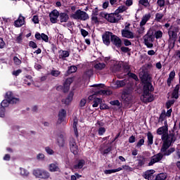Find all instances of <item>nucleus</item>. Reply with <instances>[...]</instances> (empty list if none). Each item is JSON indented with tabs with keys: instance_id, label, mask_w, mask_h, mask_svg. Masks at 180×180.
I'll return each mask as SVG.
<instances>
[{
	"instance_id": "f257e3e1",
	"label": "nucleus",
	"mask_w": 180,
	"mask_h": 180,
	"mask_svg": "<svg viewBox=\"0 0 180 180\" xmlns=\"http://www.w3.org/2000/svg\"><path fill=\"white\" fill-rule=\"evenodd\" d=\"M157 134H158V136H162L161 139L163 141V144L160 151L163 154L159 153L153 155L150 159V162L148 163L149 167L154 165L155 162H160V161L162 160L164 155H171V154L175 151V148H169V147H171V144L176 141V136L174 133L168 134V124H167V121L165 122V126L157 129Z\"/></svg>"
},
{
	"instance_id": "f03ea898",
	"label": "nucleus",
	"mask_w": 180,
	"mask_h": 180,
	"mask_svg": "<svg viewBox=\"0 0 180 180\" xmlns=\"http://www.w3.org/2000/svg\"><path fill=\"white\" fill-rule=\"evenodd\" d=\"M6 99L1 103L0 117H5V108L9 106V103L15 104L19 103V98L13 97L12 91H8L6 94Z\"/></svg>"
},
{
	"instance_id": "7ed1b4c3",
	"label": "nucleus",
	"mask_w": 180,
	"mask_h": 180,
	"mask_svg": "<svg viewBox=\"0 0 180 180\" xmlns=\"http://www.w3.org/2000/svg\"><path fill=\"white\" fill-rule=\"evenodd\" d=\"M154 91V87L150 83L147 84L143 87V94L141 96V101L143 102V103H148L149 102H153L154 101V96L150 94Z\"/></svg>"
},
{
	"instance_id": "20e7f679",
	"label": "nucleus",
	"mask_w": 180,
	"mask_h": 180,
	"mask_svg": "<svg viewBox=\"0 0 180 180\" xmlns=\"http://www.w3.org/2000/svg\"><path fill=\"white\" fill-rule=\"evenodd\" d=\"M70 18L76 20H86L89 18L88 13L84 11L77 10L74 13L70 15Z\"/></svg>"
},
{
	"instance_id": "39448f33",
	"label": "nucleus",
	"mask_w": 180,
	"mask_h": 180,
	"mask_svg": "<svg viewBox=\"0 0 180 180\" xmlns=\"http://www.w3.org/2000/svg\"><path fill=\"white\" fill-rule=\"evenodd\" d=\"M168 34H169V39H168L169 47H170L171 49H173V47L175 46V40H176V36H177L176 30L171 27L169 29Z\"/></svg>"
},
{
	"instance_id": "423d86ee",
	"label": "nucleus",
	"mask_w": 180,
	"mask_h": 180,
	"mask_svg": "<svg viewBox=\"0 0 180 180\" xmlns=\"http://www.w3.org/2000/svg\"><path fill=\"white\" fill-rule=\"evenodd\" d=\"M143 40L144 44L148 49H153V47H154V44H153V41H154V36L148 33L143 37Z\"/></svg>"
},
{
	"instance_id": "0eeeda50",
	"label": "nucleus",
	"mask_w": 180,
	"mask_h": 180,
	"mask_svg": "<svg viewBox=\"0 0 180 180\" xmlns=\"http://www.w3.org/2000/svg\"><path fill=\"white\" fill-rule=\"evenodd\" d=\"M122 15L116 11L113 13L108 14V21L110 23H117L119 20H121Z\"/></svg>"
},
{
	"instance_id": "6e6552de",
	"label": "nucleus",
	"mask_w": 180,
	"mask_h": 180,
	"mask_svg": "<svg viewBox=\"0 0 180 180\" xmlns=\"http://www.w3.org/2000/svg\"><path fill=\"white\" fill-rule=\"evenodd\" d=\"M69 146L70 148V151L75 155H77L78 154V146H77V142H75V139L74 138L71 137L69 139Z\"/></svg>"
},
{
	"instance_id": "1a4fd4ad",
	"label": "nucleus",
	"mask_w": 180,
	"mask_h": 180,
	"mask_svg": "<svg viewBox=\"0 0 180 180\" xmlns=\"http://www.w3.org/2000/svg\"><path fill=\"white\" fill-rule=\"evenodd\" d=\"M112 36H113V33L111 32H105L102 35L103 43H104L105 46H109L110 44Z\"/></svg>"
},
{
	"instance_id": "9d476101",
	"label": "nucleus",
	"mask_w": 180,
	"mask_h": 180,
	"mask_svg": "<svg viewBox=\"0 0 180 180\" xmlns=\"http://www.w3.org/2000/svg\"><path fill=\"white\" fill-rule=\"evenodd\" d=\"M122 98L124 102H127V103H129V102H131V101L133 99V96L131 95V90L124 91L122 95Z\"/></svg>"
},
{
	"instance_id": "9b49d317",
	"label": "nucleus",
	"mask_w": 180,
	"mask_h": 180,
	"mask_svg": "<svg viewBox=\"0 0 180 180\" xmlns=\"http://www.w3.org/2000/svg\"><path fill=\"white\" fill-rule=\"evenodd\" d=\"M60 13L57 10H53L49 13V18L51 23H57V19H58V16Z\"/></svg>"
},
{
	"instance_id": "f8f14e48",
	"label": "nucleus",
	"mask_w": 180,
	"mask_h": 180,
	"mask_svg": "<svg viewBox=\"0 0 180 180\" xmlns=\"http://www.w3.org/2000/svg\"><path fill=\"white\" fill-rule=\"evenodd\" d=\"M111 43L116 47H122V39L117 37V35H115L112 34L111 37Z\"/></svg>"
},
{
	"instance_id": "ddd939ff",
	"label": "nucleus",
	"mask_w": 180,
	"mask_h": 180,
	"mask_svg": "<svg viewBox=\"0 0 180 180\" xmlns=\"http://www.w3.org/2000/svg\"><path fill=\"white\" fill-rule=\"evenodd\" d=\"M121 32L122 37H125L126 39H134V34L129 30H122Z\"/></svg>"
},
{
	"instance_id": "4468645a",
	"label": "nucleus",
	"mask_w": 180,
	"mask_h": 180,
	"mask_svg": "<svg viewBox=\"0 0 180 180\" xmlns=\"http://www.w3.org/2000/svg\"><path fill=\"white\" fill-rule=\"evenodd\" d=\"M72 82H74V77H68L63 82L65 91H68V92L70 91V86Z\"/></svg>"
},
{
	"instance_id": "2eb2a0df",
	"label": "nucleus",
	"mask_w": 180,
	"mask_h": 180,
	"mask_svg": "<svg viewBox=\"0 0 180 180\" xmlns=\"http://www.w3.org/2000/svg\"><path fill=\"white\" fill-rule=\"evenodd\" d=\"M59 20L60 23H67L70 20V16L66 13H59Z\"/></svg>"
},
{
	"instance_id": "dca6fc26",
	"label": "nucleus",
	"mask_w": 180,
	"mask_h": 180,
	"mask_svg": "<svg viewBox=\"0 0 180 180\" xmlns=\"http://www.w3.org/2000/svg\"><path fill=\"white\" fill-rule=\"evenodd\" d=\"M14 23L15 27H21V26L25 25V17H23L22 14H20L18 19L15 20Z\"/></svg>"
},
{
	"instance_id": "f3484780",
	"label": "nucleus",
	"mask_w": 180,
	"mask_h": 180,
	"mask_svg": "<svg viewBox=\"0 0 180 180\" xmlns=\"http://www.w3.org/2000/svg\"><path fill=\"white\" fill-rule=\"evenodd\" d=\"M74 98V92L70 91L68 96V97L65 99H63L62 102L63 103H65V105H70L71 102H72V99Z\"/></svg>"
},
{
	"instance_id": "a211bd4d",
	"label": "nucleus",
	"mask_w": 180,
	"mask_h": 180,
	"mask_svg": "<svg viewBox=\"0 0 180 180\" xmlns=\"http://www.w3.org/2000/svg\"><path fill=\"white\" fill-rule=\"evenodd\" d=\"M50 172H60V167L58 163H51L49 165Z\"/></svg>"
},
{
	"instance_id": "6ab92c4d",
	"label": "nucleus",
	"mask_w": 180,
	"mask_h": 180,
	"mask_svg": "<svg viewBox=\"0 0 180 180\" xmlns=\"http://www.w3.org/2000/svg\"><path fill=\"white\" fill-rule=\"evenodd\" d=\"M154 174H155V170L150 169L145 172V174H143V177L145 179L151 180V177L154 176Z\"/></svg>"
},
{
	"instance_id": "aec40b11",
	"label": "nucleus",
	"mask_w": 180,
	"mask_h": 180,
	"mask_svg": "<svg viewBox=\"0 0 180 180\" xmlns=\"http://www.w3.org/2000/svg\"><path fill=\"white\" fill-rule=\"evenodd\" d=\"M65 115H66L65 110L62 109L59 111L58 120V123L63 122V121L64 120V117H65Z\"/></svg>"
},
{
	"instance_id": "412c9836",
	"label": "nucleus",
	"mask_w": 180,
	"mask_h": 180,
	"mask_svg": "<svg viewBox=\"0 0 180 180\" xmlns=\"http://www.w3.org/2000/svg\"><path fill=\"white\" fill-rule=\"evenodd\" d=\"M150 18H151L150 14H146L141 19L140 22V26H144L148 20H150Z\"/></svg>"
},
{
	"instance_id": "4be33fe9",
	"label": "nucleus",
	"mask_w": 180,
	"mask_h": 180,
	"mask_svg": "<svg viewBox=\"0 0 180 180\" xmlns=\"http://www.w3.org/2000/svg\"><path fill=\"white\" fill-rule=\"evenodd\" d=\"M105 67L106 65L105 63H98L94 65V68L95 70H97V71H102Z\"/></svg>"
},
{
	"instance_id": "5701e85b",
	"label": "nucleus",
	"mask_w": 180,
	"mask_h": 180,
	"mask_svg": "<svg viewBox=\"0 0 180 180\" xmlns=\"http://www.w3.org/2000/svg\"><path fill=\"white\" fill-rule=\"evenodd\" d=\"M172 98L178 99L179 98V85H176L172 92Z\"/></svg>"
},
{
	"instance_id": "b1692460",
	"label": "nucleus",
	"mask_w": 180,
	"mask_h": 180,
	"mask_svg": "<svg viewBox=\"0 0 180 180\" xmlns=\"http://www.w3.org/2000/svg\"><path fill=\"white\" fill-rule=\"evenodd\" d=\"M78 124V118L77 117H75L73 119V129L75 131V135L76 137H78V129H77V126Z\"/></svg>"
},
{
	"instance_id": "393cba45",
	"label": "nucleus",
	"mask_w": 180,
	"mask_h": 180,
	"mask_svg": "<svg viewBox=\"0 0 180 180\" xmlns=\"http://www.w3.org/2000/svg\"><path fill=\"white\" fill-rule=\"evenodd\" d=\"M85 165V160H80L77 164L74 166L75 169H81Z\"/></svg>"
},
{
	"instance_id": "a878e982",
	"label": "nucleus",
	"mask_w": 180,
	"mask_h": 180,
	"mask_svg": "<svg viewBox=\"0 0 180 180\" xmlns=\"http://www.w3.org/2000/svg\"><path fill=\"white\" fill-rule=\"evenodd\" d=\"M116 88H122L126 85V80H117L115 83Z\"/></svg>"
},
{
	"instance_id": "bb28decb",
	"label": "nucleus",
	"mask_w": 180,
	"mask_h": 180,
	"mask_svg": "<svg viewBox=\"0 0 180 180\" xmlns=\"http://www.w3.org/2000/svg\"><path fill=\"white\" fill-rule=\"evenodd\" d=\"M58 144L59 147H64V136L60 134L57 139Z\"/></svg>"
},
{
	"instance_id": "cd10ccee",
	"label": "nucleus",
	"mask_w": 180,
	"mask_h": 180,
	"mask_svg": "<svg viewBox=\"0 0 180 180\" xmlns=\"http://www.w3.org/2000/svg\"><path fill=\"white\" fill-rule=\"evenodd\" d=\"M119 171H122V167H119V168L115 169H105L104 171V174L108 175L109 174H113L115 172H119Z\"/></svg>"
},
{
	"instance_id": "c85d7f7f",
	"label": "nucleus",
	"mask_w": 180,
	"mask_h": 180,
	"mask_svg": "<svg viewBox=\"0 0 180 180\" xmlns=\"http://www.w3.org/2000/svg\"><path fill=\"white\" fill-rule=\"evenodd\" d=\"M70 57V52L68 51H62L59 55V58H67Z\"/></svg>"
},
{
	"instance_id": "c756f323",
	"label": "nucleus",
	"mask_w": 180,
	"mask_h": 180,
	"mask_svg": "<svg viewBox=\"0 0 180 180\" xmlns=\"http://www.w3.org/2000/svg\"><path fill=\"white\" fill-rule=\"evenodd\" d=\"M144 30H146L144 26L140 25L139 28L136 31V33L139 34L138 37H141V35L144 34Z\"/></svg>"
},
{
	"instance_id": "7c9ffc66",
	"label": "nucleus",
	"mask_w": 180,
	"mask_h": 180,
	"mask_svg": "<svg viewBox=\"0 0 180 180\" xmlns=\"http://www.w3.org/2000/svg\"><path fill=\"white\" fill-rule=\"evenodd\" d=\"M41 178H42V179H49V178H50V173L46 170H42Z\"/></svg>"
},
{
	"instance_id": "2f4dec72",
	"label": "nucleus",
	"mask_w": 180,
	"mask_h": 180,
	"mask_svg": "<svg viewBox=\"0 0 180 180\" xmlns=\"http://www.w3.org/2000/svg\"><path fill=\"white\" fill-rule=\"evenodd\" d=\"M147 137H148V144L149 146H151V144H153V140L154 139V136H153V134H151V132H148Z\"/></svg>"
},
{
	"instance_id": "473e14b6",
	"label": "nucleus",
	"mask_w": 180,
	"mask_h": 180,
	"mask_svg": "<svg viewBox=\"0 0 180 180\" xmlns=\"http://www.w3.org/2000/svg\"><path fill=\"white\" fill-rule=\"evenodd\" d=\"M127 11V7L126 6H120L115 11L117 13H123V12Z\"/></svg>"
},
{
	"instance_id": "72a5a7b5",
	"label": "nucleus",
	"mask_w": 180,
	"mask_h": 180,
	"mask_svg": "<svg viewBox=\"0 0 180 180\" xmlns=\"http://www.w3.org/2000/svg\"><path fill=\"white\" fill-rule=\"evenodd\" d=\"M96 94H98L99 95H112V92L110 90H101Z\"/></svg>"
},
{
	"instance_id": "f704fd0d",
	"label": "nucleus",
	"mask_w": 180,
	"mask_h": 180,
	"mask_svg": "<svg viewBox=\"0 0 180 180\" xmlns=\"http://www.w3.org/2000/svg\"><path fill=\"white\" fill-rule=\"evenodd\" d=\"M173 78H175V72L172 71L169 75V78L167 79V84L169 86V84H171V82L172 81Z\"/></svg>"
},
{
	"instance_id": "c9c22d12",
	"label": "nucleus",
	"mask_w": 180,
	"mask_h": 180,
	"mask_svg": "<svg viewBox=\"0 0 180 180\" xmlns=\"http://www.w3.org/2000/svg\"><path fill=\"white\" fill-rule=\"evenodd\" d=\"M65 86L63 85H58L56 86V90H58L59 92H64V94H66V92H68V90H65Z\"/></svg>"
},
{
	"instance_id": "e433bc0d",
	"label": "nucleus",
	"mask_w": 180,
	"mask_h": 180,
	"mask_svg": "<svg viewBox=\"0 0 180 180\" xmlns=\"http://www.w3.org/2000/svg\"><path fill=\"white\" fill-rule=\"evenodd\" d=\"M43 172V170L38 169H35L33 172L34 175H35V176H37V178H41V174Z\"/></svg>"
},
{
	"instance_id": "4c0bfd02",
	"label": "nucleus",
	"mask_w": 180,
	"mask_h": 180,
	"mask_svg": "<svg viewBox=\"0 0 180 180\" xmlns=\"http://www.w3.org/2000/svg\"><path fill=\"white\" fill-rule=\"evenodd\" d=\"M102 102V99L97 98H95L94 101L93 108H98V105H101V103Z\"/></svg>"
},
{
	"instance_id": "58836bf2",
	"label": "nucleus",
	"mask_w": 180,
	"mask_h": 180,
	"mask_svg": "<svg viewBox=\"0 0 180 180\" xmlns=\"http://www.w3.org/2000/svg\"><path fill=\"white\" fill-rule=\"evenodd\" d=\"M167 179V174L160 173L156 176V180H165Z\"/></svg>"
},
{
	"instance_id": "ea45409f",
	"label": "nucleus",
	"mask_w": 180,
	"mask_h": 180,
	"mask_svg": "<svg viewBox=\"0 0 180 180\" xmlns=\"http://www.w3.org/2000/svg\"><path fill=\"white\" fill-rule=\"evenodd\" d=\"M162 18H164V14L161 13H157L155 14V20H156V22H161V19H162Z\"/></svg>"
},
{
	"instance_id": "a19ab883",
	"label": "nucleus",
	"mask_w": 180,
	"mask_h": 180,
	"mask_svg": "<svg viewBox=\"0 0 180 180\" xmlns=\"http://www.w3.org/2000/svg\"><path fill=\"white\" fill-rule=\"evenodd\" d=\"M165 119H167V115L165 114V111H163L159 117L158 122H164V120H165Z\"/></svg>"
},
{
	"instance_id": "79ce46f5",
	"label": "nucleus",
	"mask_w": 180,
	"mask_h": 180,
	"mask_svg": "<svg viewBox=\"0 0 180 180\" xmlns=\"http://www.w3.org/2000/svg\"><path fill=\"white\" fill-rule=\"evenodd\" d=\"M77 70L78 68L76 66H70L68 70V74H72L74 72H77Z\"/></svg>"
},
{
	"instance_id": "37998d69",
	"label": "nucleus",
	"mask_w": 180,
	"mask_h": 180,
	"mask_svg": "<svg viewBox=\"0 0 180 180\" xmlns=\"http://www.w3.org/2000/svg\"><path fill=\"white\" fill-rule=\"evenodd\" d=\"M155 39H161L162 37V31L158 30L155 32Z\"/></svg>"
},
{
	"instance_id": "c03bdc74",
	"label": "nucleus",
	"mask_w": 180,
	"mask_h": 180,
	"mask_svg": "<svg viewBox=\"0 0 180 180\" xmlns=\"http://www.w3.org/2000/svg\"><path fill=\"white\" fill-rule=\"evenodd\" d=\"M139 4H141V5H143V6H146V8L147 6H150V3H148V0H140Z\"/></svg>"
},
{
	"instance_id": "a18cd8bd",
	"label": "nucleus",
	"mask_w": 180,
	"mask_h": 180,
	"mask_svg": "<svg viewBox=\"0 0 180 180\" xmlns=\"http://www.w3.org/2000/svg\"><path fill=\"white\" fill-rule=\"evenodd\" d=\"M60 74H61V72L58 70H51V75H52V77H58Z\"/></svg>"
},
{
	"instance_id": "49530a36",
	"label": "nucleus",
	"mask_w": 180,
	"mask_h": 180,
	"mask_svg": "<svg viewBox=\"0 0 180 180\" xmlns=\"http://www.w3.org/2000/svg\"><path fill=\"white\" fill-rule=\"evenodd\" d=\"M100 109L101 110H108V109H109V105H106V104H105V103H100Z\"/></svg>"
},
{
	"instance_id": "de8ad7c7",
	"label": "nucleus",
	"mask_w": 180,
	"mask_h": 180,
	"mask_svg": "<svg viewBox=\"0 0 180 180\" xmlns=\"http://www.w3.org/2000/svg\"><path fill=\"white\" fill-rule=\"evenodd\" d=\"M20 174L21 175H22V176H27L29 175V172H27V170L23 169V168H21L20 169Z\"/></svg>"
},
{
	"instance_id": "09e8293b",
	"label": "nucleus",
	"mask_w": 180,
	"mask_h": 180,
	"mask_svg": "<svg viewBox=\"0 0 180 180\" xmlns=\"http://www.w3.org/2000/svg\"><path fill=\"white\" fill-rule=\"evenodd\" d=\"M157 4L160 8H162V6H165V0H158Z\"/></svg>"
},
{
	"instance_id": "8fccbe9b",
	"label": "nucleus",
	"mask_w": 180,
	"mask_h": 180,
	"mask_svg": "<svg viewBox=\"0 0 180 180\" xmlns=\"http://www.w3.org/2000/svg\"><path fill=\"white\" fill-rule=\"evenodd\" d=\"M45 150L47 153V154H49V155H53V154H54V150L50 148V147L45 148Z\"/></svg>"
},
{
	"instance_id": "3c124183",
	"label": "nucleus",
	"mask_w": 180,
	"mask_h": 180,
	"mask_svg": "<svg viewBox=\"0 0 180 180\" xmlns=\"http://www.w3.org/2000/svg\"><path fill=\"white\" fill-rule=\"evenodd\" d=\"M41 39H42L44 41H46V43L49 41V36L46 35L44 33L41 34Z\"/></svg>"
},
{
	"instance_id": "603ef678",
	"label": "nucleus",
	"mask_w": 180,
	"mask_h": 180,
	"mask_svg": "<svg viewBox=\"0 0 180 180\" xmlns=\"http://www.w3.org/2000/svg\"><path fill=\"white\" fill-rule=\"evenodd\" d=\"M110 103L113 106H120V102L119 101V100L110 101Z\"/></svg>"
},
{
	"instance_id": "864d4df0",
	"label": "nucleus",
	"mask_w": 180,
	"mask_h": 180,
	"mask_svg": "<svg viewBox=\"0 0 180 180\" xmlns=\"http://www.w3.org/2000/svg\"><path fill=\"white\" fill-rule=\"evenodd\" d=\"M13 61L15 64H16V65H20V64H22V61L20 59H18L16 56L13 58Z\"/></svg>"
},
{
	"instance_id": "5fc2aeb1",
	"label": "nucleus",
	"mask_w": 180,
	"mask_h": 180,
	"mask_svg": "<svg viewBox=\"0 0 180 180\" xmlns=\"http://www.w3.org/2000/svg\"><path fill=\"white\" fill-rule=\"evenodd\" d=\"M174 103H175V101L172 100V101H169L167 103H166V106L167 109H169V108H171V106H172V105H174Z\"/></svg>"
},
{
	"instance_id": "6e6d98bb",
	"label": "nucleus",
	"mask_w": 180,
	"mask_h": 180,
	"mask_svg": "<svg viewBox=\"0 0 180 180\" xmlns=\"http://www.w3.org/2000/svg\"><path fill=\"white\" fill-rule=\"evenodd\" d=\"M99 16L101 18H105V19H106V20H108V16H109V14H107L105 12H101V13H100Z\"/></svg>"
},
{
	"instance_id": "4d7b16f0",
	"label": "nucleus",
	"mask_w": 180,
	"mask_h": 180,
	"mask_svg": "<svg viewBox=\"0 0 180 180\" xmlns=\"http://www.w3.org/2000/svg\"><path fill=\"white\" fill-rule=\"evenodd\" d=\"M85 105H86V100L84 98H82L80 101L79 106H81V108H84V106H85Z\"/></svg>"
},
{
	"instance_id": "13d9d810",
	"label": "nucleus",
	"mask_w": 180,
	"mask_h": 180,
	"mask_svg": "<svg viewBox=\"0 0 180 180\" xmlns=\"http://www.w3.org/2000/svg\"><path fill=\"white\" fill-rule=\"evenodd\" d=\"M105 131H106V129L104 127H101L98 129V134L100 136L103 135V134L105 133Z\"/></svg>"
},
{
	"instance_id": "bf43d9fd",
	"label": "nucleus",
	"mask_w": 180,
	"mask_h": 180,
	"mask_svg": "<svg viewBox=\"0 0 180 180\" xmlns=\"http://www.w3.org/2000/svg\"><path fill=\"white\" fill-rule=\"evenodd\" d=\"M30 47H32V49H37V44L34 43V41H31L29 43Z\"/></svg>"
},
{
	"instance_id": "052dcab7",
	"label": "nucleus",
	"mask_w": 180,
	"mask_h": 180,
	"mask_svg": "<svg viewBox=\"0 0 180 180\" xmlns=\"http://www.w3.org/2000/svg\"><path fill=\"white\" fill-rule=\"evenodd\" d=\"M81 34L83 36V37H86V36H88V34H89V33L84 29L81 30Z\"/></svg>"
},
{
	"instance_id": "680f3d73",
	"label": "nucleus",
	"mask_w": 180,
	"mask_h": 180,
	"mask_svg": "<svg viewBox=\"0 0 180 180\" xmlns=\"http://www.w3.org/2000/svg\"><path fill=\"white\" fill-rule=\"evenodd\" d=\"M143 144H144V139H140V140L138 141L137 144H136V147L140 148V147H141V146H143Z\"/></svg>"
},
{
	"instance_id": "e2e57ef3",
	"label": "nucleus",
	"mask_w": 180,
	"mask_h": 180,
	"mask_svg": "<svg viewBox=\"0 0 180 180\" xmlns=\"http://www.w3.org/2000/svg\"><path fill=\"white\" fill-rule=\"evenodd\" d=\"M143 81H145L146 82H147L148 81H150V79H151V77H150V75H144L143 76Z\"/></svg>"
},
{
	"instance_id": "0e129e2a",
	"label": "nucleus",
	"mask_w": 180,
	"mask_h": 180,
	"mask_svg": "<svg viewBox=\"0 0 180 180\" xmlns=\"http://www.w3.org/2000/svg\"><path fill=\"white\" fill-rule=\"evenodd\" d=\"M121 51L123 53H129V51H130V49H129L128 47H126V46H122L121 47Z\"/></svg>"
},
{
	"instance_id": "69168bd1",
	"label": "nucleus",
	"mask_w": 180,
	"mask_h": 180,
	"mask_svg": "<svg viewBox=\"0 0 180 180\" xmlns=\"http://www.w3.org/2000/svg\"><path fill=\"white\" fill-rule=\"evenodd\" d=\"M122 169H124L125 171H133V168H131V167H130L129 166H127V165L122 166Z\"/></svg>"
},
{
	"instance_id": "338daca9",
	"label": "nucleus",
	"mask_w": 180,
	"mask_h": 180,
	"mask_svg": "<svg viewBox=\"0 0 180 180\" xmlns=\"http://www.w3.org/2000/svg\"><path fill=\"white\" fill-rule=\"evenodd\" d=\"M32 22L35 24L39 23V16L37 15H34L32 18Z\"/></svg>"
},
{
	"instance_id": "774afa93",
	"label": "nucleus",
	"mask_w": 180,
	"mask_h": 180,
	"mask_svg": "<svg viewBox=\"0 0 180 180\" xmlns=\"http://www.w3.org/2000/svg\"><path fill=\"white\" fill-rule=\"evenodd\" d=\"M124 46H131V41H130L129 39H124Z\"/></svg>"
}]
</instances>
